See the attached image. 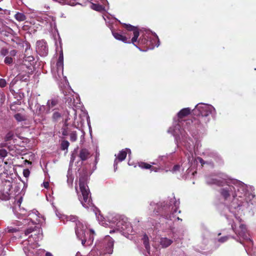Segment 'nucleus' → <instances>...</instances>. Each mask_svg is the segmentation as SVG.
<instances>
[{
    "label": "nucleus",
    "instance_id": "nucleus-30",
    "mask_svg": "<svg viewBox=\"0 0 256 256\" xmlns=\"http://www.w3.org/2000/svg\"><path fill=\"white\" fill-rule=\"evenodd\" d=\"M8 155V152L4 148L0 149V158H4Z\"/></svg>",
    "mask_w": 256,
    "mask_h": 256
},
{
    "label": "nucleus",
    "instance_id": "nucleus-27",
    "mask_svg": "<svg viewBox=\"0 0 256 256\" xmlns=\"http://www.w3.org/2000/svg\"><path fill=\"white\" fill-rule=\"evenodd\" d=\"M143 243L145 248L146 250H148L150 248V246L149 244V239L146 234H144L143 238Z\"/></svg>",
    "mask_w": 256,
    "mask_h": 256
},
{
    "label": "nucleus",
    "instance_id": "nucleus-24",
    "mask_svg": "<svg viewBox=\"0 0 256 256\" xmlns=\"http://www.w3.org/2000/svg\"><path fill=\"white\" fill-rule=\"evenodd\" d=\"M14 18L18 22H22V21H24V20H26V16L22 14V13H20V12H17L15 15H14Z\"/></svg>",
    "mask_w": 256,
    "mask_h": 256
},
{
    "label": "nucleus",
    "instance_id": "nucleus-19",
    "mask_svg": "<svg viewBox=\"0 0 256 256\" xmlns=\"http://www.w3.org/2000/svg\"><path fill=\"white\" fill-rule=\"evenodd\" d=\"M67 114H68V116H67V118L65 120V122H64V125L67 126H68V124H67V122H68V120H70V118H74V119L75 120L76 118V111L75 109H74V108H70V110L69 111H67Z\"/></svg>",
    "mask_w": 256,
    "mask_h": 256
},
{
    "label": "nucleus",
    "instance_id": "nucleus-14",
    "mask_svg": "<svg viewBox=\"0 0 256 256\" xmlns=\"http://www.w3.org/2000/svg\"><path fill=\"white\" fill-rule=\"evenodd\" d=\"M41 230L40 228L34 226H30L25 230L24 234L26 236H28L30 234L34 233V234H32L30 236L32 238H36V236L38 234H40Z\"/></svg>",
    "mask_w": 256,
    "mask_h": 256
},
{
    "label": "nucleus",
    "instance_id": "nucleus-15",
    "mask_svg": "<svg viewBox=\"0 0 256 256\" xmlns=\"http://www.w3.org/2000/svg\"><path fill=\"white\" fill-rule=\"evenodd\" d=\"M63 66L64 65H50L52 73L54 75L57 74L60 76V74H63Z\"/></svg>",
    "mask_w": 256,
    "mask_h": 256
},
{
    "label": "nucleus",
    "instance_id": "nucleus-25",
    "mask_svg": "<svg viewBox=\"0 0 256 256\" xmlns=\"http://www.w3.org/2000/svg\"><path fill=\"white\" fill-rule=\"evenodd\" d=\"M239 228L240 229V231L238 232V235L240 236L244 237L246 232V226L244 224H241Z\"/></svg>",
    "mask_w": 256,
    "mask_h": 256
},
{
    "label": "nucleus",
    "instance_id": "nucleus-39",
    "mask_svg": "<svg viewBox=\"0 0 256 256\" xmlns=\"http://www.w3.org/2000/svg\"><path fill=\"white\" fill-rule=\"evenodd\" d=\"M229 237L228 236H222V237H221L220 238L218 241L220 242H226V241H227Z\"/></svg>",
    "mask_w": 256,
    "mask_h": 256
},
{
    "label": "nucleus",
    "instance_id": "nucleus-51",
    "mask_svg": "<svg viewBox=\"0 0 256 256\" xmlns=\"http://www.w3.org/2000/svg\"><path fill=\"white\" fill-rule=\"evenodd\" d=\"M110 234L112 233V230H110Z\"/></svg>",
    "mask_w": 256,
    "mask_h": 256
},
{
    "label": "nucleus",
    "instance_id": "nucleus-23",
    "mask_svg": "<svg viewBox=\"0 0 256 256\" xmlns=\"http://www.w3.org/2000/svg\"><path fill=\"white\" fill-rule=\"evenodd\" d=\"M62 114L58 112H54L52 116V120L54 122H58L62 118Z\"/></svg>",
    "mask_w": 256,
    "mask_h": 256
},
{
    "label": "nucleus",
    "instance_id": "nucleus-7",
    "mask_svg": "<svg viewBox=\"0 0 256 256\" xmlns=\"http://www.w3.org/2000/svg\"><path fill=\"white\" fill-rule=\"evenodd\" d=\"M36 50L40 56H46L48 52V48L46 42L44 40L37 41L36 44Z\"/></svg>",
    "mask_w": 256,
    "mask_h": 256
},
{
    "label": "nucleus",
    "instance_id": "nucleus-26",
    "mask_svg": "<svg viewBox=\"0 0 256 256\" xmlns=\"http://www.w3.org/2000/svg\"><path fill=\"white\" fill-rule=\"evenodd\" d=\"M14 118L18 122H20L26 120V116L20 113L15 114L14 115Z\"/></svg>",
    "mask_w": 256,
    "mask_h": 256
},
{
    "label": "nucleus",
    "instance_id": "nucleus-22",
    "mask_svg": "<svg viewBox=\"0 0 256 256\" xmlns=\"http://www.w3.org/2000/svg\"><path fill=\"white\" fill-rule=\"evenodd\" d=\"M172 243V240L167 238H160V244L162 248H167Z\"/></svg>",
    "mask_w": 256,
    "mask_h": 256
},
{
    "label": "nucleus",
    "instance_id": "nucleus-47",
    "mask_svg": "<svg viewBox=\"0 0 256 256\" xmlns=\"http://www.w3.org/2000/svg\"><path fill=\"white\" fill-rule=\"evenodd\" d=\"M43 186L46 188H48L49 187V183L48 182H43Z\"/></svg>",
    "mask_w": 256,
    "mask_h": 256
},
{
    "label": "nucleus",
    "instance_id": "nucleus-53",
    "mask_svg": "<svg viewBox=\"0 0 256 256\" xmlns=\"http://www.w3.org/2000/svg\"><path fill=\"white\" fill-rule=\"evenodd\" d=\"M242 190L244 192V188H242Z\"/></svg>",
    "mask_w": 256,
    "mask_h": 256
},
{
    "label": "nucleus",
    "instance_id": "nucleus-1",
    "mask_svg": "<svg viewBox=\"0 0 256 256\" xmlns=\"http://www.w3.org/2000/svg\"><path fill=\"white\" fill-rule=\"evenodd\" d=\"M128 31L127 36L118 33H114L113 36L118 40L124 43H132L140 50L146 51L158 46L160 41L158 36L149 30H139L138 27L124 24Z\"/></svg>",
    "mask_w": 256,
    "mask_h": 256
},
{
    "label": "nucleus",
    "instance_id": "nucleus-10",
    "mask_svg": "<svg viewBox=\"0 0 256 256\" xmlns=\"http://www.w3.org/2000/svg\"><path fill=\"white\" fill-rule=\"evenodd\" d=\"M104 242L105 244L104 250V256H111L112 254V238L109 236H105Z\"/></svg>",
    "mask_w": 256,
    "mask_h": 256
},
{
    "label": "nucleus",
    "instance_id": "nucleus-43",
    "mask_svg": "<svg viewBox=\"0 0 256 256\" xmlns=\"http://www.w3.org/2000/svg\"><path fill=\"white\" fill-rule=\"evenodd\" d=\"M244 200L240 199V200H238L239 202L238 203L237 205L236 206H234V208H238L239 206H240L242 205V204L244 202H243Z\"/></svg>",
    "mask_w": 256,
    "mask_h": 256
},
{
    "label": "nucleus",
    "instance_id": "nucleus-20",
    "mask_svg": "<svg viewBox=\"0 0 256 256\" xmlns=\"http://www.w3.org/2000/svg\"><path fill=\"white\" fill-rule=\"evenodd\" d=\"M140 168L142 169L150 170L151 171L157 172V168L145 162H140L138 163Z\"/></svg>",
    "mask_w": 256,
    "mask_h": 256
},
{
    "label": "nucleus",
    "instance_id": "nucleus-36",
    "mask_svg": "<svg viewBox=\"0 0 256 256\" xmlns=\"http://www.w3.org/2000/svg\"><path fill=\"white\" fill-rule=\"evenodd\" d=\"M34 65H28L27 67L28 69V75L32 74L34 70Z\"/></svg>",
    "mask_w": 256,
    "mask_h": 256
},
{
    "label": "nucleus",
    "instance_id": "nucleus-18",
    "mask_svg": "<svg viewBox=\"0 0 256 256\" xmlns=\"http://www.w3.org/2000/svg\"><path fill=\"white\" fill-rule=\"evenodd\" d=\"M26 48L25 50V56L24 58V61L28 62H31L34 60V58L32 56H28L29 54L30 53L31 50L30 48V46L28 44H26Z\"/></svg>",
    "mask_w": 256,
    "mask_h": 256
},
{
    "label": "nucleus",
    "instance_id": "nucleus-49",
    "mask_svg": "<svg viewBox=\"0 0 256 256\" xmlns=\"http://www.w3.org/2000/svg\"><path fill=\"white\" fill-rule=\"evenodd\" d=\"M200 162L203 166L206 162L202 158H200Z\"/></svg>",
    "mask_w": 256,
    "mask_h": 256
},
{
    "label": "nucleus",
    "instance_id": "nucleus-11",
    "mask_svg": "<svg viewBox=\"0 0 256 256\" xmlns=\"http://www.w3.org/2000/svg\"><path fill=\"white\" fill-rule=\"evenodd\" d=\"M128 151L130 152L129 149L126 148V150H122L120 151L118 155L115 154L116 158L114 162V168L115 170L117 169L118 164L119 162H122L126 158Z\"/></svg>",
    "mask_w": 256,
    "mask_h": 256
},
{
    "label": "nucleus",
    "instance_id": "nucleus-4",
    "mask_svg": "<svg viewBox=\"0 0 256 256\" xmlns=\"http://www.w3.org/2000/svg\"><path fill=\"white\" fill-rule=\"evenodd\" d=\"M130 223L126 218L116 216L113 218V232H123L128 228Z\"/></svg>",
    "mask_w": 256,
    "mask_h": 256
},
{
    "label": "nucleus",
    "instance_id": "nucleus-34",
    "mask_svg": "<svg viewBox=\"0 0 256 256\" xmlns=\"http://www.w3.org/2000/svg\"><path fill=\"white\" fill-rule=\"evenodd\" d=\"M65 99L66 100V102H68L70 106H72L71 103L74 102V96H66Z\"/></svg>",
    "mask_w": 256,
    "mask_h": 256
},
{
    "label": "nucleus",
    "instance_id": "nucleus-12",
    "mask_svg": "<svg viewBox=\"0 0 256 256\" xmlns=\"http://www.w3.org/2000/svg\"><path fill=\"white\" fill-rule=\"evenodd\" d=\"M59 100L58 97H54L47 102L46 106L47 110L46 113L50 112V110H54L56 109V106L58 104Z\"/></svg>",
    "mask_w": 256,
    "mask_h": 256
},
{
    "label": "nucleus",
    "instance_id": "nucleus-2",
    "mask_svg": "<svg viewBox=\"0 0 256 256\" xmlns=\"http://www.w3.org/2000/svg\"><path fill=\"white\" fill-rule=\"evenodd\" d=\"M212 108L209 105L202 104H198L192 110L194 117L191 120L186 122V124H192V126L186 128L193 130L194 128L200 130L204 127L210 121V115L212 113Z\"/></svg>",
    "mask_w": 256,
    "mask_h": 256
},
{
    "label": "nucleus",
    "instance_id": "nucleus-8",
    "mask_svg": "<svg viewBox=\"0 0 256 256\" xmlns=\"http://www.w3.org/2000/svg\"><path fill=\"white\" fill-rule=\"evenodd\" d=\"M222 176H220L219 178L208 177L206 179V184L209 185L214 184L218 186H224L227 183L226 176L222 174Z\"/></svg>",
    "mask_w": 256,
    "mask_h": 256
},
{
    "label": "nucleus",
    "instance_id": "nucleus-35",
    "mask_svg": "<svg viewBox=\"0 0 256 256\" xmlns=\"http://www.w3.org/2000/svg\"><path fill=\"white\" fill-rule=\"evenodd\" d=\"M77 140V135L76 132H73L70 134V140L72 142H75Z\"/></svg>",
    "mask_w": 256,
    "mask_h": 256
},
{
    "label": "nucleus",
    "instance_id": "nucleus-29",
    "mask_svg": "<svg viewBox=\"0 0 256 256\" xmlns=\"http://www.w3.org/2000/svg\"><path fill=\"white\" fill-rule=\"evenodd\" d=\"M70 146V143L68 140H63L60 144V148L62 150H67Z\"/></svg>",
    "mask_w": 256,
    "mask_h": 256
},
{
    "label": "nucleus",
    "instance_id": "nucleus-21",
    "mask_svg": "<svg viewBox=\"0 0 256 256\" xmlns=\"http://www.w3.org/2000/svg\"><path fill=\"white\" fill-rule=\"evenodd\" d=\"M96 234L92 229H90L89 232L86 234V239L88 240V244H91L93 242L94 236Z\"/></svg>",
    "mask_w": 256,
    "mask_h": 256
},
{
    "label": "nucleus",
    "instance_id": "nucleus-5",
    "mask_svg": "<svg viewBox=\"0 0 256 256\" xmlns=\"http://www.w3.org/2000/svg\"><path fill=\"white\" fill-rule=\"evenodd\" d=\"M16 68L20 70L21 72L10 82V86H13L18 80L27 82L29 77L28 65H16Z\"/></svg>",
    "mask_w": 256,
    "mask_h": 256
},
{
    "label": "nucleus",
    "instance_id": "nucleus-6",
    "mask_svg": "<svg viewBox=\"0 0 256 256\" xmlns=\"http://www.w3.org/2000/svg\"><path fill=\"white\" fill-rule=\"evenodd\" d=\"M225 185H226V186L221 188L220 190L221 196L224 198V200H227L231 195L234 198V201L236 200V196L240 198H242V195H238L236 192V188L234 186L227 184V183Z\"/></svg>",
    "mask_w": 256,
    "mask_h": 256
},
{
    "label": "nucleus",
    "instance_id": "nucleus-46",
    "mask_svg": "<svg viewBox=\"0 0 256 256\" xmlns=\"http://www.w3.org/2000/svg\"><path fill=\"white\" fill-rule=\"evenodd\" d=\"M62 135L65 136L68 135V132L66 128H62Z\"/></svg>",
    "mask_w": 256,
    "mask_h": 256
},
{
    "label": "nucleus",
    "instance_id": "nucleus-9",
    "mask_svg": "<svg viewBox=\"0 0 256 256\" xmlns=\"http://www.w3.org/2000/svg\"><path fill=\"white\" fill-rule=\"evenodd\" d=\"M75 228V232L78 238H84L86 236V230L87 227L80 221L76 222Z\"/></svg>",
    "mask_w": 256,
    "mask_h": 256
},
{
    "label": "nucleus",
    "instance_id": "nucleus-3",
    "mask_svg": "<svg viewBox=\"0 0 256 256\" xmlns=\"http://www.w3.org/2000/svg\"><path fill=\"white\" fill-rule=\"evenodd\" d=\"M79 186L80 194H78V200L81 204L86 208H88L92 204L91 194L86 179L84 177H81L79 179ZM76 190L78 194L77 186H75Z\"/></svg>",
    "mask_w": 256,
    "mask_h": 256
},
{
    "label": "nucleus",
    "instance_id": "nucleus-37",
    "mask_svg": "<svg viewBox=\"0 0 256 256\" xmlns=\"http://www.w3.org/2000/svg\"><path fill=\"white\" fill-rule=\"evenodd\" d=\"M180 166L179 164L174 165L172 170V172H179L180 170Z\"/></svg>",
    "mask_w": 256,
    "mask_h": 256
},
{
    "label": "nucleus",
    "instance_id": "nucleus-40",
    "mask_svg": "<svg viewBox=\"0 0 256 256\" xmlns=\"http://www.w3.org/2000/svg\"><path fill=\"white\" fill-rule=\"evenodd\" d=\"M6 86V82L4 78H0V87L4 88Z\"/></svg>",
    "mask_w": 256,
    "mask_h": 256
},
{
    "label": "nucleus",
    "instance_id": "nucleus-41",
    "mask_svg": "<svg viewBox=\"0 0 256 256\" xmlns=\"http://www.w3.org/2000/svg\"><path fill=\"white\" fill-rule=\"evenodd\" d=\"M8 54V50L6 48H2L0 50V54L3 56H6Z\"/></svg>",
    "mask_w": 256,
    "mask_h": 256
},
{
    "label": "nucleus",
    "instance_id": "nucleus-17",
    "mask_svg": "<svg viewBox=\"0 0 256 256\" xmlns=\"http://www.w3.org/2000/svg\"><path fill=\"white\" fill-rule=\"evenodd\" d=\"M191 110L189 108H184L181 110L178 113V117L179 119V122H180V120H182L184 117L188 116L190 114Z\"/></svg>",
    "mask_w": 256,
    "mask_h": 256
},
{
    "label": "nucleus",
    "instance_id": "nucleus-48",
    "mask_svg": "<svg viewBox=\"0 0 256 256\" xmlns=\"http://www.w3.org/2000/svg\"><path fill=\"white\" fill-rule=\"evenodd\" d=\"M45 109H46V106H41L40 107L39 110L40 111H43V110H44Z\"/></svg>",
    "mask_w": 256,
    "mask_h": 256
},
{
    "label": "nucleus",
    "instance_id": "nucleus-16",
    "mask_svg": "<svg viewBox=\"0 0 256 256\" xmlns=\"http://www.w3.org/2000/svg\"><path fill=\"white\" fill-rule=\"evenodd\" d=\"M78 156L81 160L85 161L90 158V152L86 148H82L80 151Z\"/></svg>",
    "mask_w": 256,
    "mask_h": 256
},
{
    "label": "nucleus",
    "instance_id": "nucleus-38",
    "mask_svg": "<svg viewBox=\"0 0 256 256\" xmlns=\"http://www.w3.org/2000/svg\"><path fill=\"white\" fill-rule=\"evenodd\" d=\"M4 62L7 64H10L12 62V58L11 56H6L4 59Z\"/></svg>",
    "mask_w": 256,
    "mask_h": 256
},
{
    "label": "nucleus",
    "instance_id": "nucleus-42",
    "mask_svg": "<svg viewBox=\"0 0 256 256\" xmlns=\"http://www.w3.org/2000/svg\"><path fill=\"white\" fill-rule=\"evenodd\" d=\"M30 173V172L29 170L28 169L24 170V172H23L24 176L26 178H27L29 176Z\"/></svg>",
    "mask_w": 256,
    "mask_h": 256
},
{
    "label": "nucleus",
    "instance_id": "nucleus-28",
    "mask_svg": "<svg viewBox=\"0 0 256 256\" xmlns=\"http://www.w3.org/2000/svg\"><path fill=\"white\" fill-rule=\"evenodd\" d=\"M14 137V132L12 131L8 132L4 137L5 142H9L13 139Z\"/></svg>",
    "mask_w": 256,
    "mask_h": 256
},
{
    "label": "nucleus",
    "instance_id": "nucleus-52",
    "mask_svg": "<svg viewBox=\"0 0 256 256\" xmlns=\"http://www.w3.org/2000/svg\"><path fill=\"white\" fill-rule=\"evenodd\" d=\"M112 18H113V20L114 19L116 20H117L116 18H114V17H112Z\"/></svg>",
    "mask_w": 256,
    "mask_h": 256
},
{
    "label": "nucleus",
    "instance_id": "nucleus-13",
    "mask_svg": "<svg viewBox=\"0 0 256 256\" xmlns=\"http://www.w3.org/2000/svg\"><path fill=\"white\" fill-rule=\"evenodd\" d=\"M180 212V210H178V208L176 206L172 208V210L170 214H166L164 215L165 218L168 220H172L173 218H176L178 220L182 221V219L180 218L178 216L176 217L177 214Z\"/></svg>",
    "mask_w": 256,
    "mask_h": 256
},
{
    "label": "nucleus",
    "instance_id": "nucleus-54",
    "mask_svg": "<svg viewBox=\"0 0 256 256\" xmlns=\"http://www.w3.org/2000/svg\"><path fill=\"white\" fill-rule=\"evenodd\" d=\"M2 0H0V2H1Z\"/></svg>",
    "mask_w": 256,
    "mask_h": 256
},
{
    "label": "nucleus",
    "instance_id": "nucleus-50",
    "mask_svg": "<svg viewBox=\"0 0 256 256\" xmlns=\"http://www.w3.org/2000/svg\"><path fill=\"white\" fill-rule=\"evenodd\" d=\"M46 256H52V254H50V252H46Z\"/></svg>",
    "mask_w": 256,
    "mask_h": 256
},
{
    "label": "nucleus",
    "instance_id": "nucleus-45",
    "mask_svg": "<svg viewBox=\"0 0 256 256\" xmlns=\"http://www.w3.org/2000/svg\"><path fill=\"white\" fill-rule=\"evenodd\" d=\"M17 52L16 50H10V55L11 56H14L16 55Z\"/></svg>",
    "mask_w": 256,
    "mask_h": 256
},
{
    "label": "nucleus",
    "instance_id": "nucleus-44",
    "mask_svg": "<svg viewBox=\"0 0 256 256\" xmlns=\"http://www.w3.org/2000/svg\"><path fill=\"white\" fill-rule=\"evenodd\" d=\"M79 239L82 240V244L83 246H84L86 242H88V240L86 239V236H85L84 238Z\"/></svg>",
    "mask_w": 256,
    "mask_h": 256
},
{
    "label": "nucleus",
    "instance_id": "nucleus-55",
    "mask_svg": "<svg viewBox=\"0 0 256 256\" xmlns=\"http://www.w3.org/2000/svg\"><path fill=\"white\" fill-rule=\"evenodd\" d=\"M2 9L0 8V10H1Z\"/></svg>",
    "mask_w": 256,
    "mask_h": 256
},
{
    "label": "nucleus",
    "instance_id": "nucleus-31",
    "mask_svg": "<svg viewBox=\"0 0 256 256\" xmlns=\"http://www.w3.org/2000/svg\"><path fill=\"white\" fill-rule=\"evenodd\" d=\"M64 63V56L62 51L61 50L58 56V58L56 64H63Z\"/></svg>",
    "mask_w": 256,
    "mask_h": 256
},
{
    "label": "nucleus",
    "instance_id": "nucleus-32",
    "mask_svg": "<svg viewBox=\"0 0 256 256\" xmlns=\"http://www.w3.org/2000/svg\"><path fill=\"white\" fill-rule=\"evenodd\" d=\"M6 230L8 233H14L18 232L19 228H14L12 227H8Z\"/></svg>",
    "mask_w": 256,
    "mask_h": 256
},
{
    "label": "nucleus",
    "instance_id": "nucleus-33",
    "mask_svg": "<svg viewBox=\"0 0 256 256\" xmlns=\"http://www.w3.org/2000/svg\"><path fill=\"white\" fill-rule=\"evenodd\" d=\"M29 248H30L29 247L24 248V250L25 253L26 254L27 256H33V254H34L35 250H33L32 252H30V250H29Z\"/></svg>",
    "mask_w": 256,
    "mask_h": 256
}]
</instances>
